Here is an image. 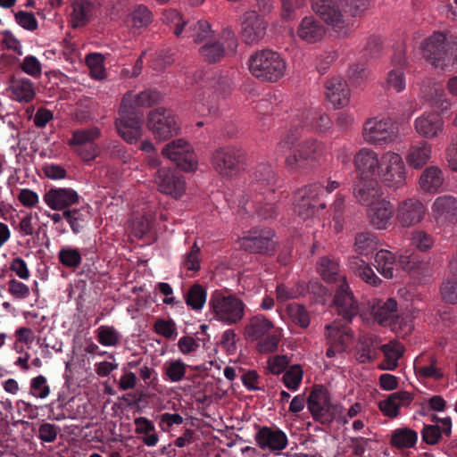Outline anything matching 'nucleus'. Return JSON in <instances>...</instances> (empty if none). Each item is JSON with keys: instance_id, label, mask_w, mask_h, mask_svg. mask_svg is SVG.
Segmentation results:
<instances>
[{"instance_id": "f257e3e1", "label": "nucleus", "mask_w": 457, "mask_h": 457, "mask_svg": "<svg viewBox=\"0 0 457 457\" xmlns=\"http://www.w3.org/2000/svg\"><path fill=\"white\" fill-rule=\"evenodd\" d=\"M295 142V137L287 135L278 143L279 152L286 154L289 151L285 157V163L288 170L306 169L323 158L325 148L321 142L315 139H308L293 151Z\"/></svg>"}, {"instance_id": "f03ea898", "label": "nucleus", "mask_w": 457, "mask_h": 457, "mask_svg": "<svg viewBox=\"0 0 457 457\" xmlns=\"http://www.w3.org/2000/svg\"><path fill=\"white\" fill-rule=\"evenodd\" d=\"M423 57L443 70L457 69V40L443 32H435L421 45Z\"/></svg>"}, {"instance_id": "7ed1b4c3", "label": "nucleus", "mask_w": 457, "mask_h": 457, "mask_svg": "<svg viewBox=\"0 0 457 457\" xmlns=\"http://www.w3.org/2000/svg\"><path fill=\"white\" fill-rule=\"evenodd\" d=\"M338 187L337 181L328 179L326 186L314 183L300 188L295 195V212L303 220L309 219L317 209L326 207V204L322 201L323 196L332 193Z\"/></svg>"}, {"instance_id": "20e7f679", "label": "nucleus", "mask_w": 457, "mask_h": 457, "mask_svg": "<svg viewBox=\"0 0 457 457\" xmlns=\"http://www.w3.org/2000/svg\"><path fill=\"white\" fill-rule=\"evenodd\" d=\"M248 68L256 79L273 83L286 75L287 62L278 52L262 50L251 55Z\"/></svg>"}, {"instance_id": "39448f33", "label": "nucleus", "mask_w": 457, "mask_h": 457, "mask_svg": "<svg viewBox=\"0 0 457 457\" xmlns=\"http://www.w3.org/2000/svg\"><path fill=\"white\" fill-rule=\"evenodd\" d=\"M209 308L215 320L225 325H233L243 319L245 304L233 295H226L216 290L211 295Z\"/></svg>"}, {"instance_id": "423d86ee", "label": "nucleus", "mask_w": 457, "mask_h": 457, "mask_svg": "<svg viewBox=\"0 0 457 457\" xmlns=\"http://www.w3.org/2000/svg\"><path fill=\"white\" fill-rule=\"evenodd\" d=\"M378 179L386 187L394 191L406 185L407 167L399 153L389 150L381 154Z\"/></svg>"}, {"instance_id": "0eeeda50", "label": "nucleus", "mask_w": 457, "mask_h": 457, "mask_svg": "<svg viewBox=\"0 0 457 457\" xmlns=\"http://www.w3.org/2000/svg\"><path fill=\"white\" fill-rule=\"evenodd\" d=\"M237 46L238 40L235 31L230 27H225L215 40L203 44L198 53L204 62L213 63L235 54Z\"/></svg>"}, {"instance_id": "6e6552de", "label": "nucleus", "mask_w": 457, "mask_h": 457, "mask_svg": "<svg viewBox=\"0 0 457 457\" xmlns=\"http://www.w3.org/2000/svg\"><path fill=\"white\" fill-rule=\"evenodd\" d=\"M397 136L395 123L388 117H372L363 123L362 137L370 145L380 146L393 144Z\"/></svg>"}, {"instance_id": "1a4fd4ad", "label": "nucleus", "mask_w": 457, "mask_h": 457, "mask_svg": "<svg viewBox=\"0 0 457 457\" xmlns=\"http://www.w3.org/2000/svg\"><path fill=\"white\" fill-rule=\"evenodd\" d=\"M146 127L154 137L161 141L175 137L179 132L175 114L172 111L163 107L154 109L148 112Z\"/></svg>"}, {"instance_id": "9d476101", "label": "nucleus", "mask_w": 457, "mask_h": 457, "mask_svg": "<svg viewBox=\"0 0 457 457\" xmlns=\"http://www.w3.org/2000/svg\"><path fill=\"white\" fill-rule=\"evenodd\" d=\"M244 153L236 146H222L212 155V164L216 172L225 179H231L241 171Z\"/></svg>"}, {"instance_id": "9b49d317", "label": "nucleus", "mask_w": 457, "mask_h": 457, "mask_svg": "<svg viewBox=\"0 0 457 457\" xmlns=\"http://www.w3.org/2000/svg\"><path fill=\"white\" fill-rule=\"evenodd\" d=\"M162 154L186 172L195 171L198 168L197 156L192 145L185 139L179 138L168 143L162 148Z\"/></svg>"}, {"instance_id": "f8f14e48", "label": "nucleus", "mask_w": 457, "mask_h": 457, "mask_svg": "<svg viewBox=\"0 0 457 457\" xmlns=\"http://www.w3.org/2000/svg\"><path fill=\"white\" fill-rule=\"evenodd\" d=\"M313 12L340 36L345 37L350 32V25L345 20L338 3L335 0H312Z\"/></svg>"}, {"instance_id": "ddd939ff", "label": "nucleus", "mask_w": 457, "mask_h": 457, "mask_svg": "<svg viewBox=\"0 0 457 457\" xmlns=\"http://www.w3.org/2000/svg\"><path fill=\"white\" fill-rule=\"evenodd\" d=\"M118 134L129 144H134L142 137V114L120 104L119 118L116 120Z\"/></svg>"}, {"instance_id": "4468645a", "label": "nucleus", "mask_w": 457, "mask_h": 457, "mask_svg": "<svg viewBox=\"0 0 457 457\" xmlns=\"http://www.w3.org/2000/svg\"><path fill=\"white\" fill-rule=\"evenodd\" d=\"M307 406L315 420L329 423L333 420L337 403H331L327 389L316 386L307 398Z\"/></svg>"}, {"instance_id": "2eb2a0df", "label": "nucleus", "mask_w": 457, "mask_h": 457, "mask_svg": "<svg viewBox=\"0 0 457 457\" xmlns=\"http://www.w3.org/2000/svg\"><path fill=\"white\" fill-rule=\"evenodd\" d=\"M275 233L270 228H253L239 238L241 248L250 253H269L275 250Z\"/></svg>"}, {"instance_id": "dca6fc26", "label": "nucleus", "mask_w": 457, "mask_h": 457, "mask_svg": "<svg viewBox=\"0 0 457 457\" xmlns=\"http://www.w3.org/2000/svg\"><path fill=\"white\" fill-rule=\"evenodd\" d=\"M254 440L261 450L275 455H279L288 445L287 434L277 427L259 428Z\"/></svg>"}, {"instance_id": "f3484780", "label": "nucleus", "mask_w": 457, "mask_h": 457, "mask_svg": "<svg viewBox=\"0 0 457 457\" xmlns=\"http://www.w3.org/2000/svg\"><path fill=\"white\" fill-rule=\"evenodd\" d=\"M154 182L158 190L173 199H180L186 193V180L170 168H161L156 171Z\"/></svg>"}, {"instance_id": "a211bd4d", "label": "nucleus", "mask_w": 457, "mask_h": 457, "mask_svg": "<svg viewBox=\"0 0 457 457\" xmlns=\"http://www.w3.org/2000/svg\"><path fill=\"white\" fill-rule=\"evenodd\" d=\"M100 136V130L96 127L87 129L76 130L69 140L77 154L84 160L90 161L97 156L99 148L94 143Z\"/></svg>"}, {"instance_id": "6ab92c4d", "label": "nucleus", "mask_w": 457, "mask_h": 457, "mask_svg": "<svg viewBox=\"0 0 457 457\" xmlns=\"http://www.w3.org/2000/svg\"><path fill=\"white\" fill-rule=\"evenodd\" d=\"M427 213L425 204L416 198H407L398 203L395 218L403 228L420 223Z\"/></svg>"}, {"instance_id": "aec40b11", "label": "nucleus", "mask_w": 457, "mask_h": 457, "mask_svg": "<svg viewBox=\"0 0 457 457\" xmlns=\"http://www.w3.org/2000/svg\"><path fill=\"white\" fill-rule=\"evenodd\" d=\"M381 155L374 150L362 147L353 157L358 179H376L380 169Z\"/></svg>"}, {"instance_id": "412c9836", "label": "nucleus", "mask_w": 457, "mask_h": 457, "mask_svg": "<svg viewBox=\"0 0 457 457\" xmlns=\"http://www.w3.org/2000/svg\"><path fill=\"white\" fill-rule=\"evenodd\" d=\"M240 26L241 37L245 44H255L265 37L267 22L255 11L245 12Z\"/></svg>"}, {"instance_id": "4be33fe9", "label": "nucleus", "mask_w": 457, "mask_h": 457, "mask_svg": "<svg viewBox=\"0 0 457 457\" xmlns=\"http://www.w3.org/2000/svg\"><path fill=\"white\" fill-rule=\"evenodd\" d=\"M414 129L422 137L433 139L445 131V121L437 112H424L414 120Z\"/></svg>"}, {"instance_id": "5701e85b", "label": "nucleus", "mask_w": 457, "mask_h": 457, "mask_svg": "<svg viewBox=\"0 0 457 457\" xmlns=\"http://www.w3.org/2000/svg\"><path fill=\"white\" fill-rule=\"evenodd\" d=\"M79 195L71 187H54L43 195L44 203L54 211H65L79 203Z\"/></svg>"}, {"instance_id": "b1692460", "label": "nucleus", "mask_w": 457, "mask_h": 457, "mask_svg": "<svg viewBox=\"0 0 457 457\" xmlns=\"http://www.w3.org/2000/svg\"><path fill=\"white\" fill-rule=\"evenodd\" d=\"M334 303L337 306V312L345 320H351L358 313L357 302L345 278H340Z\"/></svg>"}, {"instance_id": "393cba45", "label": "nucleus", "mask_w": 457, "mask_h": 457, "mask_svg": "<svg viewBox=\"0 0 457 457\" xmlns=\"http://www.w3.org/2000/svg\"><path fill=\"white\" fill-rule=\"evenodd\" d=\"M431 214L438 225L457 221V199L453 195H441L435 199Z\"/></svg>"}, {"instance_id": "a878e982", "label": "nucleus", "mask_w": 457, "mask_h": 457, "mask_svg": "<svg viewBox=\"0 0 457 457\" xmlns=\"http://www.w3.org/2000/svg\"><path fill=\"white\" fill-rule=\"evenodd\" d=\"M326 35V28L314 16L307 15L298 23L295 37L307 44L320 42Z\"/></svg>"}, {"instance_id": "bb28decb", "label": "nucleus", "mask_w": 457, "mask_h": 457, "mask_svg": "<svg viewBox=\"0 0 457 457\" xmlns=\"http://www.w3.org/2000/svg\"><path fill=\"white\" fill-rule=\"evenodd\" d=\"M325 96L335 108L346 106L350 101V89L346 81L340 76L328 79L325 83Z\"/></svg>"}, {"instance_id": "cd10ccee", "label": "nucleus", "mask_w": 457, "mask_h": 457, "mask_svg": "<svg viewBox=\"0 0 457 457\" xmlns=\"http://www.w3.org/2000/svg\"><path fill=\"white\" fill-rule=\"evenodd\" d=\"M353 195L361 205L368 208L385 198L377 179H358L353 188Z\"/></svg>"}, {"instance_id": "c85d7f7f", "label": "nucleus", "mask_w": 457, "mask_h": 457, "mask_svg": "<svg viewBox=\"0 0 457 457\" xmlns=\"http://www.w3.org/2000/svg\"><path fill=\"white\" fill-rule=\"evenodd\" d=\"M367 215L370 224L377 229H386L394 215V206L386 198L380 199L368 208Z\"/></svg>"}, {"instance_id": "c756f323", "label": "nucleus", "mask_w": 457, "mask_h": 457, "mask_svg": "<svg viewBox=\"0 0 457 457\" xmlns=\"http://www.w3.org/2000/svg\"><path fill=\"white\" fill-rule=\"evenodd\" d=\"M435 424L424 425L421 430L422 440L430 445H436L444 436L452 433V420L450 417L433 419Z\"/></svg>"}, {"instance_id": "7c9ffc66", "label": "nucleus", "mask_w": 457, "mask_h": 457, "mask_svg": "<svg viewBox=\"0 0 457 457\" xmlns=\"http://www.w3.org/2000/svg\"><path fill=\"white\" fill-rule=\"evenodd\" d=\"M369 307L374 320L385 327H388L397 314V303L393 298L386 302L374 299L369 303Z\"/></svg>"}, {"instance_id": "2f4dec72", "label": "nucleus", "mask_w": 457, "mask_h": 457, "mask_svg": "<svg viewBox=\"0 0 457 457\" xmlns=\"http://www.w3.org/2000/svg\"><path fill=\"white\" fill-rule=\"evenodd\" d=\"M273 328L270 320L262 314H256L246 320L243 335L248 341H256L268 335Z\"/></svg>"}, {"instance_id": "473e14b6", "label": "nucleus", "mask_w": 457, "mask_h": 457, "mask_svg": "<svg viewBox=\"0 0 457 457\" xmlns=\"http://www.w3.org/2000/svg\"><path fill=\"white\" fill-rule=\"evenodd\" d=\"M432 153L431 144L426 140H420L409 147L405 154V160L411 168L420 170L428 163Z\"/></svg>"}, {"instance_id": "72a5a7b5", "label": "nucleus", "mask_w": 457, "mask_h": 457, "mask_svg": "<svg viewBox=\"0 0 457 457\" xmlns=\"http://www.w3.org/2000/svg\"><path fill=\"white\" fill-rule=\"evenodd\" d=\"M162 95L156 90H145L138 94L128 93L123 96L121 104L134 111L137 108H149L162 101Z\"/></svg>"}, {"instance_id": "f704fd0d", "label": "nucleus", "mask_w": 457, "mask_h": 457, "mask_svg": "<svg viewBox=\"0 0 457 457\" xmlns=\"http://www.w3.org/2000/svg\"><path fill=\"white\" fill-rule=\"evenodd\" d=\"M444 181L442 170L436 166H428L421 172L419 186L425 193L436 194L442 187Z\"/></svg>"}, {"instance_id": "c9c22d12", "label": "nucleus", "mask_w": 457, "mask_h": 457, "mask_svg": "<svg viewBox=\"0 0 457 457\" xmlns=\"http://www.w3.org/2000/svg\"><path fill=\"white\" fill-rule=\"evenodd\" d=\"M8 90L11 97L20 103H29L36 95L34 83L26 78L12 79Z\"/></svg>"}, {"instance_id": "e433bc0d", "label": "nucleus", "mask_w": 457, "mask_h": 457, "mask_svg": "<svg viewBox=\"0 0 457 457\" xmlns=\"http://www.w3.org/2000/svg\"><path fill=\"white\" fill-rule=\"evenodd\" d=\"M327 339L333 346H337V352L343 353L352 342L353 336L348 328L337 322L326 326Z\"/></svg>"}, {"instance_id": "4c0bfd02", "label": "nucleus", "mask_w": 457, "mask_h": 457, "mask_svg": "<svg viewBox=\"0 0 457 457\" xmlns=\"http://www.w3.org/2000/svg\"><path fill=\"white\" fill-rule=\"evenodd\" d=\"M348 266L356 276L367 284L377 287L381 282L372 268L358 256L350 257L348 259Z\"/></svg>"}, {"instance_id": "58836bf2", "label": "nucleus", "mask_w": 457, "mask_h": 457, "mask_svg": "<svg viewBox=\"0 0 457 457\" xmlns=\"http://www.w3.org/2000/svg\"><path fill=\"white\" fill-rule=\"evenodd\" d=\"M384 361L378 365L380 370H394L398 366V361L403 356L404 348L402 344L391 341L381 346Z\"/></svg>"}, {"instance_id": "ea45409f", "label": "nucleus", "mask_w": 457, "mask_h": 457, "mask_svg": "<svg viewBox=\"0 0 457 457\" xmlns=\"http://www.w3.org/2000/svg\"><path fill=\"white\" fill-rule=\"evenodd\" d=\"M135 432L141 435L142 442L148 447L155 446L159 442V436L155 426L145 417H137L134 420Z\"/></svg>"}, {"instance_id": "a19ab883", "label": "nucleus", "mask_w": 457, "mask_h": 457, "mask_svg": "<svg viewBox=\"0 0 457 457\" xmlns=\"http://www.w3.org/2000/svg\"><path fill=\"white\" fill-rule=\"evenodd\" d=\"M418 433L410 428H399L392 432L390 444L397 449H409L415 446Z\"/></svg>"}, {"instance_id": "79ce46f5", "label": "nucleus", "mask_w": 457, "mask_h": 457, "mask_svg": "<svg viewBox=\"0 0 457 457\" xmlns=\"http://www.w3.org/2000/svg\"><path fill=\"white\" fill-rule=\"evenodd\" d=\"M374 265L383 277L391 278L395 267V255L389 250L381 249L375 255Z\"/></svg>"}, {"instance_id": "37998d69", "label": "nucleus", "mask_w": 457, "mask_h": 457, "mask_svg": "<svg viewBox=\"0 0 457 457\" xmlns=\"http://www.w3.org/2000/svg\"><path fill=\"white\" fill-rule=\"evenodd\" d=\"M378 238L370 232H361L355 236L353 248L361 255H369L378 246Z\"/></svg>"}, {"instance_id": "c03bdc74", "label": "nucleus", "mask_w": 457, "mask_h": 457, "mask_svg": "<svg viewBox=\"0 0 457 457\" xmlns=\"http://www.w3.org/2000/svg\"><path fill=\"white\" fill-rule=\"evenodd\" d=\"M187 365L179 359H171L164 362L162 370L166 379L178 383L184 379Z\"/></svg>"}, {"instance_id": "a18cd8bd", "label": "nucleus", "mask_w": 457, "mask_h": 457, "mask_svg": "<svg viewBox=\"0 0 457 457\" xmlns=\"http://www.w3.org/2000/svg\"><path fill=\"white\" fill-rule=\"evenodd\" d=\"M317 271L328 282H340L342 277L339 276V265L335 260L329 257H322L317 263Z\"/></svg>"}, {"instance_id": "49530a36", "label": "nucleus", "mask_w": 457, "mask_h": 457, "mask_svg": "<svg viewBox=\"0 0 457 457\" xmlns=\"http://www.w3.org/2000/svg\"><path fill=\"white\" fill-rule=\"evenodd\" d=\"M414 370L420 378L439 379L444 376L436 365V361L432 357L428 364L423 363L421 358H417L414 361Z\"/></svg>"}, {"instance_id": "de8ad7c7", "label": "nucleus", "mask_w": 457, "mask_h": 457, "mask_svg": "<svg viewBox=\"0 0 457 457\" xmlns=\"http://www.w3.org/2000/svg\"><path fill=\"white\" fill-rule=\"evenodd\" d=\"M91 4L84 0H75L72 4L71 23L73 28L84 26L88 19Z\"/></svg>"}, {"instance_id": "09e8293b", "label": "nucleus", "mask_w": 457, "mask_h": 457, "mask_svg": "<svg viewBox=\"0 0 457 457\" xmlns=\"http://www.w3.org/2000/svg\"><path fill=\"white\" fill-rule=\"evenodd\" d=\"M362 412H364V407L361 403L356 402L346 410L341 404L337 403L333 420L345 426L348 424L351 420L357 418Z\"/></svg>"}, {"instance_id": "8fccbe9b", "label": "nucleus", "mask_w": 457, "mask_h": 457, "mask_svg": "<svg viewBox=\"0 0 457 457\" xmlns=\"http://www.w3.org/2000/svg\"><path fill=\"white\" fill-rule=\"evenodd\" d=\"M96 333L98 343L104 346H117L121 340V334L113 326L102 325Z\"/></svg>"}, {"instance_id": "3c124183", "label": "nucleus", "mask_w": 457, "mask_h": 457, "mask_svg": "<svg viewBox=\"0 0 457 457\" xmlns=\"http://www.w3.org/2000/svg\"><path fill=\"white\" fill-rule=\"evenodd\" d=\"M189 36L195 43H205L213 36L211 24L205 20H199L189 27Z\"/></svg>"}, {"instance_id": "603ef678", "label": "nucleus", "mask_w": 457, "mask_h": 457, "mask_svg": "<svg viewBox=\"0 0 457 457\" xmlns=\"http://www.w3.org/2000/svg\"><path fill=\"white\" fill-rule=\"evenodd\" d=\"M206 290L199 284L192 286L185 295L186 303L195 311H201L206 303Z\"/></svg>"}, {"instance_id": "864d4df0", "label": "nucleus", "mask_w": 457, "mask_h": 457, "mask_svg": "<svg viewBox=\"0 0 457 457\" xmlns=\"http://www.w3.org/2000/svg\"><path fill=\"white\" fill-rule=\"evenodd\" d=\"M385 87L395 93H401L406 88V79L403 67L394 68L387 72Z\"/></svg>"}, {"instance_id": "5fc2aeb1", "label": "nucleus", "mask_w": 457, "mask_h": 457, "mask_svg": "<svg viewBox=\"0 0 457 457\" xmlns=\"http://www.w3.org/2000/svg\"><path fill=\"white\" fill-rule=\"evenodd\" d=\"M58 259L67 268H78L82 262V254L78 248L63 245L58 253Z\"/></svg>"}, {"instance_id": "6e6d98bb", "label": "nucleus", "mask_w": 457, "mask_h": 457, "mask_svg": "<svg viewBox=\"0 0 457 457\" xmlns=\"http://www.w3.org/2000/svg\"><path fill=\"white\" fill-rule=\"evenodd\" d=\"M200 253L201 249L197 242H194L190 249L181 256L180 267L181 269L196 272L200 270Z\"/></svg>"}, {"instance_id": "4d7b16f0", "label": "nucleus", "mask_w": 457, "mask_h": 457, "mask_svg": "<svg viewBox=\"0 0 457 457\" xmlns=\"http://www.w3.org/2000/svg\"><path fill=\"white\" fill-rule=\"evenodd\" d=\"M63 216L74 234L79 233L87 220V212L81 209H67Z\"/></svg>"}, {"instance_id": "13d9d810", "label": "nucleus", "mask_w": 457, "mask_h": 457, "mask_svg": "<svg viewBox=\"0 0 457 457\" xmlns=\"http://www.w3.org/2000/svg\"><path fill=\"white\" fill-rule=\"evenodd\" d=\"M152 21V12L144 4L136 6L129 13V22L137 29H142L148 26Z\"/></svg>"}, {"instance_id": "bf43d9fd", "label": "nucleus", "mask_w": 457, "mask_h": 457, "mask_svg": "<svg viewBox=\"0 0 457 457\" xmlns=\"http://www.w3.org/2000/svg\"><path fill=\"white\" fill-rule=\"evenodd\" d=\"M104 57L98 53H91L86 56V63L90 70V75L96 79H104L106 71L104 65Z\"/></svg>"}, {"instance_id": "052dcab7", "label": "nucleus", "mask_w": 457, "mask_h": 457, "mask_svg": "<svg viewBox=\"0 0 457 457\" xmlns=\"http://www.w3.org/2000/svg\"><path fill=\"white\" fill-rule=\"evenodd\" d=\"M388 327L400 337L407 336L413 328L412 317L410 314H396Z\"/></svg>"}, {"instance_id": "680f3d73", "label": "nucleus", "mask_w": 457, "mask_h": 457, "mask_svg": "<svg viewBox=\"0 0 457 457\" xmlns=\"http://www.w3.org/2000/svg\"><path fill=\"white\" fill-rule=\"evenodd\" d=\"M411 241V245L420 252L430 250L435 244L433 236L422 229L414 230Z\"/></svg>"}, {"instance_id": "e2e57ef3", "label": "nucleus", "mask_w": 457, "mask_h": 457, "mask_svg": "<svg viewBox=\"0 0 457 457\" xmlns=\"http://www.w3.org/2000/svg\"><path fill=\"white\" fill-rule=\"evenodd\" d=\"M303 370L300 365H292L285 372L283 382L285 386L293 391H296L302 382Z\"/></svg>"}, {"instance_id": "0e129e2a", "label": "nucleus", "mask_w": 457, "mask_h": 457, "mask_svg": "<svg viewBox=\"0 0 457 457\" xmlns=\"http://www.w3.org/2000/svg\"><path fill=\"white\" fill-rule=\"evenodd\" d=\"M39 220L37 212H29L24 215L18 225V232L21 237L32 236L35 232L37 222Z\"/></svg>"}, {"instance_id": "69168bd1", "label": "nucleus", "mask_w": 457, "mask_h": 457, "mask_svg": "<svg viewBox=\"0 0 457 457\" xmlns=\"http://www.w3.org/2000/svg\"><path fill=\"white\" fill-rule=\"evenodd\" d=\"M370 71L365 63H354L348 69V79L353 86L360 87L369 79Z\"/></svg>"}, {"instance_id": "338daca9", "label": "nucleus", "mask_w": 457, "mask_h": 457, "mask_svg": "<svg viewBox=\"0 0 457 457\" xmlns=\"http://www.w3.org/2000/svg\"><path fill=\"white\" fill-rule=\"evenodd\" d=\"M287 313L292 320L301 326L307 328L310 324V317L305 308L297 303H291L287 308Z\"/></svg>"}, {"instance_id": "774afa93", "label": "nucleus", "mask_w": 457, "mask_h": 457, "mask_svg": "<svg viewBox=\"0 0 457 457\" xmlns=\"http://www.w3.org/2000/svg\"><path fill=\"white\" fill-rule=\"evenodd\" d=\"M1 36V45L9 51H12L18 55H22V45L20 39L16 37V36L8 29L3 30L0 32Z\"/></svg>"}]
</instances>
